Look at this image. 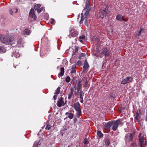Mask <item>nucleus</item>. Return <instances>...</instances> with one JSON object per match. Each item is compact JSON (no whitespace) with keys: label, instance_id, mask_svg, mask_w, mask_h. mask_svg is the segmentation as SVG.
Wrapping results in <instances>:
<instances>
[{"label":"nucleus","instance_id":"f257e3e1","mask_svg":"<svg viewBox=\"0 0 147 147\" xmlns=\"http://www.w3.org/2000/svg\"><path fill=\"white\" fill-rule=\"evenodd\" d=\"M90 9L89 4L87 2L86 4L85 8L81 13V19L80 21V23L84 22L86 26L88 25V22L86 16L88 14Z\"/></svg>","mask_w":147,"mask_h":147},{"label":"nucleus","instance_id":"f03ea898","mask_svg":"<svg viewBox=\"0 0 147 147\" xmlns=\"http://www.w3.org/2000/svg\"><path fill=\"white\" fill-rule=\"evenodd\" d=\"M109 7L106 6L102 8L98 14V16L99 18H103L106 16L109 11Z\"/></svg>","mask_w":147,"mask_h":147},{"label":"nucleus","instance_id":"7ed1b4c3","mask_svg":"<svg viewBox=\"0 0 147 147\" xmlns=\"http://www.w3.org/2000/svg\"><path fill=\"white\" fill-rule=\"evenodd\" d=\"M72 107L77 112V115L78 117H79L81 114V111L80 107V104L78 102L74 103Z\"/></svg>","mask_w":147,"mask_h":147},{"label":"nucleus","instance_id":"20e7f679","mask_svg":"<svg viewBox=\"0 0 147 147\" xmlns=\"http://www.w3.org/2000/svg\"><path fill=\"white\" fill-rule=\"evenodd\" d=\"M121 123V122L120 119L118 120L115 121L113 123L112 129L114 131H115L118 128L119 125Z\"/></svg>","mask_w":147,"mask_h":147},{"label":"nucleus","instance_id":"39448f33","mask_svg":"<svg viewBox=\"0 0 147 147\" xmlns=\"http://www.w3.org/2000/svg\"><path fill=\"white\" fill-rule=\"evenodd\" d=\"M1 41L2 42L6 45L11 44L10 40L7 38L4 37L3 35H1Z\"/></svg>","mask_w":147,"mask_h":147},{"label":"nucleus","instance_id":"423d86ee","mask_svg":"<svg viewBox=\"0 0 147 147\" xmlns=\"http://www.w3.org/2000/svg\"><path fill=\"white\" fill-rule=\"evenodd\" d=\"M69 31L70 32V35L72 37H75L78 35V32L77 31L75 30L73 27H70L69 28Z\"/></svg>","mask_w":147,"mask_h":147},{"label":"nucleus","instance_id":"0eeeda50","mask_svg":"<svg viewBox=\"0 0 147 147\" xmlns=\"http://www.w3.org/2000/svg\"><path fill=\"white\" fill-rule=\"evenodd\" d=\"M132 80V78L131 77H127L126 78L122 80L121 82V84H126L131 82Z\"/></svg>","mask_w":147,"mask_h":147},{"label":"nucleus","instance_id":"6e6552de","mask_svg":"<svg viewBox=\"0 0 147 147\" xmlns=\"http://www.w3.org/2000/svg\"><path fill=\"white\" fill-rule=\"evenodd\" d=\"M29 17L32 18L33 20H35L36 19V16L35 14V11L34 9H31L29 13Z\"/></svg>","mask_w":147,"mask_h":147},{"label":"nucleus","instance_id":"1a4fd4ad","mask_svg":"<svg viewBox=\"0 0 147 147\" xmlns=\"http://www.w3.org/2000/svg\"><path fill=\"white\" fill-rule=\"evenodd\" d=\"M101 53L104 55L105 56L109 57L110 56V52L107 50V49L106 48L102 49V52Z\"/></svg>","mask_w":147,"mask_h":147},{"label":"nucleus","instance_id":"9d476101","mask_svg":"<svg viewBox=\"0 0 147 147\" xmlns=\"http://www.w3.org/2000/svg\"><path fill=\"white\" fill-rule=\"evenodd\" d=\"M64 105V102L62 98H61L58 101L57 105L59 107H61Z\"/></svg>","mask_w":147,"mask_h":147},{"label":"nucleus","instance_id":"9b49d317","mask_svg":"<svg viewBox=\"0 0 147 147\" xmlns=\"http://www.w3.org/2000/svg\"><path fill=\"white\" fill-rule=\"evenodd\" d=\"M116 19L117 20L120 21H126L123 18V16L121 15H118L116 16Z\"/></svg>","mask_w":147,"mask_h":147},{"label":"nucleus","instance_id":"f8f14e48","mask_svg":"<svg viewBox=\"0 0 147 147\" xmlns=\"http://www.w3.org/2000/svg\"><path fill=\"white\" fill-rule=\"evenodd\" d=\"M113 123L111 122H109L106 123L105 125V128L106 129H109L110 128L111 126L112 125Z\"/></svg>","mask_w":147,"mask_h":147},{"label":"nucleus","instance_id":"ddd939ff","mask_svg":"<svg viewBox=\"0 0 147 147\" xmlns=\"http://www.w3.org/2000/svg\"><path fill=\"white\" fill-rule=\"evenodd\" d=\"M133 138V136L131 134H127V136L125 137V138L128 139L129 140H131Z\"/></svg>","mask_w":147,"mask_h":147},{"label":"nucleus","instance_id":"4468645a","mask_svg":"<svg viewBox=\"0 0 147 147\" xmlns=\"http://www.w3.org/2000/svg\"><path fill=\"white\" fill-rule=\"evenodd\" d=\"M60 72L58 74V76L61 77L63 76L64 73V69L63 67H61L60 69Z\"/></svg>","mask_w":147,"mask_h":147},{"label":"nucleus","instance_id":"2eb2a0df","mask_svg":"<svg viewBox=\"0 0 147 147\" xmlns=\"http://www.w3.org/2000/svg\"><path fill=\"white\" fill-rule=\"evenodd\" d=\"M141 134H140L139 135V140L140 142V145H142V144L144 142V138L143 137L141 136Z\"/></svg>","mask_w":147,"mask_h":147},{"label":"nucleus","instance_id":"dca6fc26","mask_svg":"<svg viewBox=\"0 0 147 147\" xmlns=\"http://www.w3.org/2000/svg\"><path fill=\"white\" fill-rule=\"evenodd\" d=\"M73 89L72 88L70 90V92L69 93V94H68V99H70L71 98V97L73 95Z\"/></svg>","mask_w":147,"mask_h":147},{"label":"nucleus","instance_id":"f3484780","mask_svg":"<svg viewBox=\"0 0 147 147\" xmlns=\"http://www.w3.org/2000/svg\"><path fill=\"white\" fill-rule=\"evenodd\" d=\"M30 30L28 29H26L24 31V34L26 35H29L30 34Z\"/></svg>","mask_w":147,"mask_h":147},{"label":"nucleus","instance_id":"a211bd4d","mask_svg":"<svg viewBox=\"0 0 147 147\" xmlns=\"http://www.w3.org/2000/svg\"><path fill=\"white\" fill-rule=\"evenodd\" d=\"M5 49L4 47L0 46V53H5Z\"/></svg>","mask_w":147,"mask_h":147},{"label":"nucleus","instance_id":"6ab92c4d","mask_svg":"<svg viewBox=\"0 0 147 147\" xmlns=\"http://www.w3.org/2000/svg\"><path fill=\"white\" fill-rule=\"evenodd\" d=\"M82 84H81V81H79L78 82V86L77 88V90L78 91H79L81 89V87L82 86Z\"/></svg>","mask_w":147,"mask_h":147},{"label":"nucleus","instance_id":"aec40b11","mask_svg":"<svg viewBox=\"0 0 147 147\" xmlns=\"http://www.w3.org/2000/svg\"><path fill=\"white\" fill-rule=\"evenodd\" d=\"M40 5L39 4H37L35 5L34 6V8L37 11L38 9L40 7Z\"/></svg>","mask_w":147,"mask_h":147},{"label":"nucleus","instance_id":"412c9836","mask_svg":"<svg viewBox=\"0 0 147 147\" xmlns=\"http://www.w3.org/2000/svg\"><path fill=\"white\" fill-rule=\"evenodd\" d=\"M76 66L75 65L72 66L71 71V73H74L76 72Z\"/></svg>","mask_w":147,"mask_h":147},{"label":"nucleus","instance_id":"4be33fe9","mask_svg":"<svg viewBox=\"0 0 147 147\" xmlns=\"http://www.w3.org/2000/svg\"><path fill=\"white\" fill-rule=\"evenodd\" d=\"M97 135L100 138L103 137V134L100 131H98L97 132Z\"/></svg>","mask_w":147,"mask_h":147},{"label":"nucleus","instance_id":"5701e85b","mask_svg":"<svg viewBox=\"0 0 147 147\" xmlns=\"http://www.w3.org/2000/svg\"><path fill=\"white\" fill-rule=\"evenodd\" d=\"M60 87H59L56 90L55 92V94H58L60 92Z\"/></svg>","mask_w":147,"mask_h":147},{"label":"nucleus","instance_id":"b1692460","mask_svg":"<svg viewBox=\"0 0 147 147\" xmlns=\"http://www.w3.org/2000/svg\"><path fill=\"white\" fill-rule=\"evenodd\" d=\"M74 116V114L72 113H69V115L68 116V117L70 119H72Z\"/></svg>","mask_w":147,"mask_h":147},{"label":"nucleus","instance_id":"393cba45","mask_svg":"<svg viewBox=\"0 0 147 147\" xmlns=\"http://www.w3.org/2000/svg\"><path fill=\"white\" fill-rule=\"evenodd\" d=\"M85 56V54L84 53H81L80 55L78 57L79 59H80L82 57H84Z\"/></svg>","mask_w":147,"mask_h":147},{"label":"nucleus","instance_id":"a878e982","mask_svg":"<svg viewBox=\"0 0 147 147\" xmlns=\"http://www.w3.org/2000/svg\"><path fill=\"white\" fill-rule=\"evenodd\" d=\"M70 78L69 76H68L66 78L65 81L67 82L68 83L69 82V81H70Z\"/></svg>","mask_w":147,"mask_h":147},{"label":"nucleus","instance_id":"bb28decb","mask_svg":"<svg viewBox=\"0 0 147 147\" xmlns=\"http://www.w3.org/2000/svg\"><path fill=\"white\" fill-rule=\"evenodd\" d=\"M105 144L107 146H108L110 144V141L108 140H107L105 141Z\"/></svg>","mask_w":147,"mask_h":147},{"label":"nucleus","instance_id":"cd10ccee","mask_svg":"<svg viewBox=\"0 0 147 147\" xmlns=\"http://www.w3.org/2000/svg\"><path fill=\"white\" fill-rule=\"evenodd\" d=\"M78 51V49L77 48H76L74 51L73 52V55H75L76 54V53Z\"/></svg>","mask_w":147,"mask_h":147},{"label":"nucleus","instance_id":"c85d7f7f","mask_svg":"<svg viewBox=\"0 0 147 147\" xmlns=\"http://www.w3.org/2000/svg\"><path fill=\"white\" fill-rule=\"evenodd\" d=\"M88 65L87 64H85L84 66L83 67V68L84 69V70H85L86 69H87V68L88 67Z\"/></svg>","mask_w":147,"mask_h":147},{"label":"nucleus","instance_id":"c756f323","mask_svg":"<svg viewBox=\"0 0 147 147\" xmlns=\"http://www.w3.org/2000/svg\"><path fill=\"white\" fill-rule=\"evenodd\" d=\"M85 36L84 35H82V36H80L79 37V39H82L83 40L85 39Z\"/></svg>","mask_w":147,"mask_h":147},{"label":"nucleus","instance_id":"7c9ffc66","mask_svg":"<svg viewBox=\"0 0 147 147\" xmlns=\"http://www.w3.org/2000/svg\"><path fill=\"white\" fill-rule=\"evenodd\" d=\"M84 144H88V141L86 138L84 140Z\"/></svg>","mask_w":147,"mask_h":147},{"label":"nucleus","instance_id":"2f4dec72","mask_svg":"<svg viewBox=\"0 0 147 147\" xmlns=\"http://www.w3.org/2000/svg\"><path fill=\"white\" fill-rule=\"evenodd\" d=\"M51 127V126L50 125H48L46 127L45 129L47 130H49L50 129Z\"/></svg>","mask_w":147,"mask_h":147},{"label":"nucleus","instance_id":"473e14b6","mask_svg":"<svg viewBox=\"0 0 147 147\" xmlns=\"http://www.w3.org/2000/svg\"><path fill=\"white\" fill-rule=\"evenodd\" d=\"M43 9L42 7L40 8L37 10V12L38 13H40L43 10Z\"/></svg>","mask_w":147,"mask_h":147},{"label":"nucleus","instance_id":"72a5a7b5","mask_svg":"<svg viewBox=\"0 0 147 147\" xmlns=\"http://www.w3.org/2000/svg\"><path fill=\"white\" fill-rule=\"evenodd\" d=\"M9 12L10 14L11 15H13V12L12 11V10L11 9H10L9 10Z\"/></svg>","mask_w":147,"mask_h":147},{"label":"nucleus","instance_id":"f704fd0d","mask_svg":"<svg viewBox=\"0 0 147 147\" xmlns=\"http://www.w3.org/2000/svg\"><path fill=\"white\" fill-rule=\"evenodd\" d=\"M88 82L87 81H86L85 83L84 84V86H85L86 87H87L88 86Z\"/></svg>","mask_w":147,"mask_h":147},{"label":"nucleus","instance_id":"c9c22d12","mask_svg":"<svg viewBox=\"0 0 147 147\" xmlns=\"http://www.w3.org/2000/svg\"><path fill=\"white\" fill-rule=\"evenodd\" d=\"M142 30H140V31L137 34V35L138 36H140L141 34V33L142 32L141 31Z\"/></svg>","mask_w":147,"mask_h":147},{"label":"nucleus","instance_id":"e433bc0d","mask_svg":"<svg viewBox=\"0 0 147 147\" xmlns=\"http://www.w3.org/2000/svg\"><path fill=\"white\" fill-rule=\"evenodd\" d=\"M52 21L51 22V24H54L55 23V21L54 20L52 19Z\"/></svg>","mask_w":147,"mask_h":147},{"label":"nucleus","instance_id":"4c0bfd02","mask_svg":"<svg viewBox=\"0 0 147 147\" xmlns=\"http://www.w3.org/2000/svg\"><path fill=\"white\" fill-rule=\"evenodd\" d=\"M22 40L21 39H20L18 42V44H21L22 42Z\"/></svg>","mask_w":147,"mask_h":147},{"label":"nucleus","instance_id":"58836bf2","mask_svg":"<svg viewBox=\"0 0 147 147\" xmlns=\"http://www.w3.org/2000/svg\"><path fill=\"white\" fill-rule=\"evenodd\" d=\"M139 116V115L138 113H137V116H136L135 117V119H136V120H138V117Z\"/></svg>","mask_w":147,"mask_h":147},{"label":"nucleus","instance_id":"ea45409f","mask_svg":"<svg viewBox=\"0 0 147 147\" xmlns=\"http://www.w3.org/2000/svg\"><path fill=\"white\" fill-rule=\"evenodd\" d=\"M57 96L55 95H54L53 96V98L54 100H56L57 98Z\"/></svg>","mask_w":147,"mask_h":147},{"label":"nucleus","instance_id":"a19ab883","mask_svg":"<svg viewBox=\"0 0 147 147\" xmlns=\"http://www.w3.org/2000/svg\"><path fill=\"white\" fill-rule=\"evenodd\" d=\"M140 30H142L141 31V32H144L145 31V30L143 28H141Z\"/></svg>","mask_w":147,"mask_h":147},{"label":"nucleus","instance_id":"79ce46f5","mask_svg":"<svg viewBox=\"0 0 147 147\" xmlns=\"http://www.w3.org/2000/svg\"><path fill=\"white\" fill-rule=\"evenodd\" d=\"M18 9H16V11H15V12L16 13H17L18 12Z\"/></svg>","mask_w":147,"mask_h":147},{"label":"nucleus","instance_id":"37998d69","mask_svg":"<svg viewBox=\"0 0 147 147\" xmlns=\"http://www.w3.org/2000/svg\"><path fill=\"white\" fill-rule=\"evenodd\" d=\"M82 39H80V40H79H79L81 42H83V41L82 40H81Z\"/></svg>","mask_w":147,"mask_h":147},{"label":"nucleus","instance_id":"c03bdc74","mask_svg":"<svg viewBox=\"0 0 147 147\" xmlns=\"http://www.w3.org/2000/svg\"><path fill=\"white\" fill-rule=\"evenodd\" d=\"M81 103H82L83 102V99H82L80 101Z\"/></svg>","mask_w":147,"mask_h":147},{"label":"nucleus","instance_id":"a18cd8bd","mask_svg":"<svg viewBox=\"0 0 147 147\" xmlns=\"http://www.w3.org/2000/svg\"><path fill=\"white\" fill-rule=\"evenodd\" d=\"M69 114V113L68 112H66L65 113V115H67L68 114Z\"/></svg>","mask_w":147,"mask_h":147},{"label":"nucleus","instance_id":"49530a36","mask_svg":"<svg viewBox=\"0 0 147 147\" xmlns=\"http://www.w3.org/2000/svg\"><path fill=\"white\" fill-rule=\"evenodd\" d=\"M146 114H147V115H146V121H147V111H146Z\"/></svg>","mask_w":147,"mask_h":147},{"label":"nucleus","instance_id":"de8ad7c7","mask_svg":"<svg viewBox=\"0 0 147 147\" xmlns=\"http://www.w3.org/2000/svg\"><path fill=\"white\" fill-rule=\"evenodd\" d=\"M1 35L0 34V39H1Z\"/></svg>","mask_w":147,"mask_h":147},{"label":"nucleus","instance_id":"09e8293b","mask_svg":"<svg viewBox=\"0 0 147 147\" xmlns=\"http://www.w3.org/2000/svg\"><path fill=\"white\" fill-rule=\"evenodd\" d=\"M20 56V55L19 54H18V55H17V57H19Z\"/></svg>","mask_w":147,"mask_h":147},{"label":"nucleus","instance_id":"8fccbe9b","mask_svg":"<svg viewBox=\"0 0 147 147\" xmlns=\"http://www.w3.org/2000/svg\"><path fill=\"white\" fill-rule=\"evenodd\" d=\"M35 143H34V144L33 146V147H35Z\"/></svg>","mask_w":147,"mask_h":147},{"label":"nucleus","instance_id":"3c124183","mask_svg":"<svg viewBox=\"0 0 147 147\" xmlns=\"http://www.w3.org/2000/svg\"><path fill=\"white\" fill-rule=\"evenodd\" d=\"M141 147H142V145H141Z\"/></svg>","mask_w":147,"mask_h":147},{"label":"nucleus","instance_id":"603ef678","mask_svg":"<svg viewBox=\"0 0 147 147\" xmlns=\"http://www.w3.org/2000/svg\"><path fill=\"white\" fill-rule=\"evenodd\" d=\"M69 147V146H68V147Z\"/></svg>","mask_w":147,"mask_h":147}]
</instances>
